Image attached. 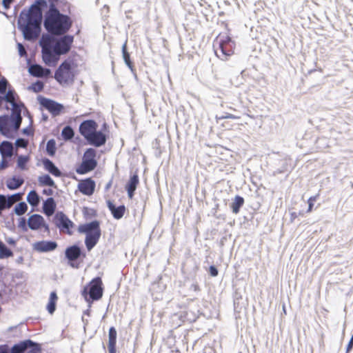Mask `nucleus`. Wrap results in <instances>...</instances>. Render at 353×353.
Segmentation results:
<instances>
[{"label":"nucleus","mask_w":353,"mask_h":353,"mask_svg":"<svg viewBox=\"0 0 353 353\" xmlns=\"http://www.w3.org/2000/svg\"><path fill=\"white\" fill-rule=\"evenodd\" d=\"M71 4L67 0H46V41L68 33L74 21L70 17ZM50 52L46 43V66H56L50 62Z\"/></svg>","instance_id":"f257e3e1"},{"label":"nucleus","mask_w":353,"mask_h":353,"mask_svg":"<svg viewBox=\"0 0 353 353\" xmlns=\"http://www.w3.org/2000/svg\"><path fill=\"white\" fill-rule=\"evenodd\" d=\"M44 0H38L28 10H23L17 19V28L25 40L34 41L41 32Z\"/></svg>","instance_id":"f03ea898"},{"label":"nucleus","mask_w":353,"mask_h":353,"mask_svg":"<svg viewBox=\"0 0 353 353\" xmlns=\"http://www.w3.org/2000/svg\"><path fill=\"white\" fill-rule=\"evenodd\" d=\"M78 232L85 234V245L88 251L92 250L98 243L101 235L100 222L94 220L91 222L81 224L79 225Z\"/></svg>","instance_id":"7ed1b4c3"},{"label":"nucleus","mask_w":353,"mask_h":353,"mask_svg":"<svg viewBox=\"0 0 353 353\" xmlns=\"http://www.w3.org/2000/svg\"><path fill=\"white\" fill-rule=\"evenodd\" d=\"M215 43L218 48H214V52L219 59L225 60L234 54L236 42L230 35L220 34ZM214 47L215 48V44Z\"/></svg>","instance_id":"20e7f679"},{"label":"nucleus","mask_w":353,"mask_h":353,"mask_svg":"<svg viewBox=\"0 0 353 353\" xmlns=\"http://www.w3.org/2000/svg\"><path fill=\"white\" fill-rule=\"evenodd\" d=\"M81 294L85 300L88 303L101 299L103 294V282L101 277L97 276L92 279L83 288Z\"/></svg>","instance_id":"39448f33"},{"label":"nucleus","mask_w":353,"mask_h":353,"mask_svg":"<svg viewBox=\"0 0 353 353\" xmlns=\"http://www.w3.org/2000/svg\"><path fill=\"white\" fill-rule=\"evenodd\" d=\"M95 149L89 148L85 150L81 164L77 168L76 172L79 174H85L94 170L97 166Z\"/></svg>","instance_id":"423d86ee"},{"label":"nucleus","mask_w":353,"mask_h":353,"mask_svg":"<svg viewBox=\"0 0 353 353\" xmlns=\"http://www.w3.org/2000/svg\"><path fill=\"white\" fill-rule=\"evenodd\" d=\"M21 123L8 114L0 116V133L9 139H14Z\"/></svg>","instance_id":"0eeeda50"},{"label":"nucleus","mask_w":353,"mask_h":353,"mask_svg":"<svg viewBox=\"0 0 353 353\" xmlns=\"http://www.w3.org/2000/svg\"><path fill=\"white\" fill-rule=\"evenodd\" d=\"M53 223L59 230L60 232L65 233L68 235L73 234L72 229L75 224L61 211L57 212L52 219Z\"/></svg>","instance_id":"6e6552de"},{"label":"nucleus","mask_w":353,"mask_h":353,"mask_svg":"<svg viewBox=\"0 0 353 353\" xmlns=\"http://www.w3.org/2000/svg\"><path fill=\"white\" fill-rule=\"evenodd\" d=\"M53 50L58 55L64 54L70 51L74 41V36L67 33L56 37L54 39Z\"/></svg>","instance_id":"1a4fd4ad"},{"label":"nucleus","mask_w":353,"mask_h":353,"mask_svg":"<svg viewBox=\"0 0 353 353\" xmlns=\"http://www.w3.org/2000/svg\"><path fill=\"white\" fill-rule=\"evenodd\" d=\"M74 68H57L54 73V79L61 85L72 84L74 81Z\"/></svg>","instance_id":"9d476101"},{"label":"nucleus","mask_w":353,"mask_h":353,"mask_svg":"<svg viewBox=\"0 0 353 353\" xmlns=\"http://www.w3.org/2000/svg\"><path fill=\"white\" fill-rule=\"evenodd\" d=\"M65 258L69 261L72 267L77 268L74 265L73 262L78 260L79 258L85 257V253L83 252L81 248L78 245H72L68 247L65 250Z\"/></svg>","instance_id":"9b49d317"},{"label":"nucleus","mask_w":353,"mask_h":353,"mask_svg":"<svg viewBox=\"0 0 353 353\" xmlns=\"http://www.w3.org/2000/svg\"><path fill=\"white\" fill-rule=\"evenodd\" d=\"M108 136L101 130H95L88 138L87 143L94 147L99 148L104 145L107 141Z\"/></svg>","instance_id":"f8f14e48"},{"label":"nucleus","mask_w":353,"mask_h":353,"mask_svg":"<svg viewBox=\"0 0 353 353\" xmlns=\"http://www.w3.org/2000/svg\"><path fill=\"white\" fill-rule=\"evenodd\" d=\"M98 128L97 123L93 119H87L83 121L79 127V131L81 136L85 139L92 132H94L95 130Z\"/></svg>","instance_id":"ddd939ff"},{"label":"nucleus","mask_w":353,"mask_h":353,"mask_svg":"<svg viewBox=\"0 0 353 353\" xmlns=\"http://www.w3.org/2000/svg\"><path fill=\"white\" fill-rule=\"evenodd\" d=\"M23 193L18 192L12 195L6 196L4 194H0V212L2 214V211L9 209L12 205L18 201V199L22 196Z\"/></svg>","instance_id":"4468645a"},{"label":"nucleus","mask_w":353,"mask_h":353,"mask_svg":"<svg viewBox=\"0 0 353 353\" xmlns=\"http://www.w3.org/2000/svg\"><path fill=\"white\" fill-rule=\"evenodd\" d=\"M79 190L84 195H92L95 189V182L91 178L81 181L78 184Z\"/></svg>","instance_id":"2eb2a0df"},{"label":"nucleus","mask_w":353,"mask_h":353,"mask_svg":"<svg viewBox=\"0 0 353 353\" xmlns=\"http://www.w3.org/2000/svg\"><path fill=\"white\" fill-rule=\"evenodd\" d=\"M63 110L64 106L63 104L46 98V110H48L53 117L60 115Z\"/></svg>","instance_id":"dca6fc26"},{"label":"nucleus","mask_w":353,"mask_h":353,"mask_svg":"<svg viewBox=\"0 0 353 353\" xmlns=\"http://www.w3.org/2000/svg\"><path fill=\"white\" fill-rule=\"evenodd\" d=\"M35 345H37L36 342H34L30 339H26L14 344L10 350L9 349V352L25 353L26 351H28L30 349V347Z\"/></svg>","instance_id":"f3484780"},{"label":"nucleus","mask_w":353,"mask_h":353,"mask_svg":"<svg viewBox=\"0 0 353 353\" xmlns=\"http://www.w3.org/2000/svg\"><path fill=\"white\" fill-rule=\"evenodd\" d=\"M139 183V176L137 173L135 172L130 177V179L127 182L125 187L129 199L133 198Z\"/></svg>","instance_id":"a211bd4d"},{"label":"nucleus","mask_w":353,"mask_h":353,"mask_svg":"<svg viewBox=\"0 0 353 353\" xmlns=\"http://www.w3.org/2000/svg\"><path fill=\"white\" fill-rule=\"evenodd\" d=\"M106 203L108 210L110 211L112 216L115 219L119 220L123 216L125 212V207L124 205H121L117 207L110 200H108Z\"/></svg>","instance_id":"6ab92c4d"},{"label":"nucleus","mask_w":353,"mask_h":353,"mask_svg":"<svg viewBox=\"0 0 353 353\" xmlns=\"http://www.w3.org/2000/svg\"><path fill=\"white\" fill-rule=\"evenodd\" d=\"M12 106V112L10 114V117L13 118L15 121H17L20 123H21L22 121V117H21V112L25 108V105L21 101H19V100L17 101L15 103H11Z\"/></svg>","instance_id":"aec40b11"},{"label":"nucleus","mask_w":353,"mask_h":353,"mask_svg":"<svg viewBox=\"0 0 353 353\" xmlns=\"http://www.w3.org/2000/svg\"><path fill=\"white\" fill-rule=\"evenodd\" d=\"M28 225L32 230H37L44 225V219L41 215L34 214L28 218Z\"/></svg>","instance_id":"412c9836"},{"label":"nucleus","mask_w":353,"mask_h":353,"mask_svg":"<svg viewBox=\"0 0 353 353\" xmlns=\"http://www.w3.org/2000/svg\"><path fill=\"white\" fill-rule=\"evenodd\" d=\"M13 145L8 141L0 143V154L3 159H10L12 156Z\"/></svg>","instance_id":"4be33fe9"},{"label":"nucleus","mask_w":353,"mask_h":353,"mask_svg":"<svg viewBox=\"0 0 353 353\" xmlns=\"http://www.w3.org/2000/svg\"><path fill=\"white\" fill-rule=\"evenodd\" d=\"M57 301L58 296L56 291L52 292L50 294L48 303L46 305V310L51 315L56 311Z\"/></svg>","instance_id":"5701e85b"},{"label":"nucleus","mask_w":353,"mask_h":353,"mask_svg":"<svg viewBox=\"0 0 353 353\" xmlns=\"http://www.w3.org/2000/svg\"><path fill=\"white\" fill-rule=\"evenodd\" d=\"M46 170L54 177H61L62 172L59 168L49 159L46 158Z\"/></svg>","instance_id":"b1692460"},{"label":"nucleus","mask_w":353,"mask_h":353,"mask_svg":"<svg viewBox=\"0 0 353 353\" xmlns=\"http://www.w3.org/2000/svg\"><path fill=\"white\" fill-rule=\"evenodd\" d=\"M24 183V179L21 177L13 176L7 181V188L10 190H14L19 188Z\"/></svg>","instance_id":"393cba45"},{"label":"nucleus","mask_w":353,"mask_h":353,"mask_svg":"<svg viewBox=\"0 0 353 353\" xmlns=\"http://www.w3.org/2000/svg\"><path fill=\"white\" fill-rule=\"evenodd\" d=\"M244 203L245 200L243 197L240 195H236L230 204L232 212L235 214H238L241 207L244 205Z\"/></svg>","instance_id":"a878e982"},{"label":"nucleus","mask_w":353,"mask_h":353,"mask_svg":"<svg viewBox=\"0 0 353 353\" xmlns=\"http://www.w3.org/2000/svg\"><path fill=\"white\" fill-rule=\"evenodd\" d=\"M28 203L32 207H37L40 203L41 197L37 194L36 190H30L26 197Z\"/></svg>","instance_id":"bb28decb"},{"label":"nucleus","mask_w":353,"mask_h":353,"mask_svg":"<svg viewBox=\"0 0 353 353\" xmlns=\"http://www.w3.org/2000/svg\"><path fill=\"white\" fill-rule=\"evenodd\" d=\"M57 209V203L52 197L46 199V216L49 217L52 216Z\"/></svg>","instance_id":"cd10ccee"},{"label":"nucleus","mask_w":353,"mask_h":353,"mask_svg":"<svg viewBox=\"0 0 353 353\" xmlns=\"http://www.w3.org/2000/svg\"><path fill=\"white\" fill-rule=\"evenodd\" d=\"M122 57L126 66H134V62L131 59L130 53L128 51L127 41L121 47Z\"/></svg>","instance_id":"c85d7f7f"},{"label":"nucleus","mask_w":353,"mask_h":353,"mask_svg":"<svg viewBox=\"0 0 353 353\" xmlns=\"http://www.w3.org/2000/svg\"><path fill=\"white\" fill-rule=\"evenodd\" d=\"M74 134L73 128L70 125H67L62 129L61 134L63 140L69 141L73 139Z\"/></svg>","instance_id":"c756f323"},{"label":"nucleus","mask_w":353,"mask_h":353,"mask_svg":"<svg viewBox=\"0 0 353 353\" xmlns=\"http://www.w3.org/2000/svg\"><path fill=\"white\" fill-rule=\"evenodd\" d=\"M3 98L6 102L11 104V103H15L19 100V97L14 90L9 88L8 91L3 94Z\"/></svg>","instance_id":"7c9ffc66"},{"label":"nucleus","mask_w":353,"mask_h":353,"mask_svg":"<svg viewBox=\"0 0 353 353\" xmlns=\"http://www.w3.org/2000/svg\"><path fill=\"white\" fill-rule=\"evenodd\" d=\"M12 251L8 248L6 244L0 240V259H8L12 256Z\"/></svg>","instance_id":"2f4dec72"},{"label":"nucleus","mask_w":353,"mask_h":353,"mask_svg":"<svg viewBox=\"0 0 353 353\" xmlns=\"http://www.w3.org/2000/svg\"><path fill=\"white\" fill-rule=\"evenodd\" d=\"M57 152L56 141L54 139L48 141L46 144V153L50 157H54Z\"/></svg>","instance_id":"473e14b6"},{"label":"nucleus","mask_w":353,"mask_h":353,"mask_svg":"<svg viewBox=\"0 0 353 353\" xmlns=\"http://www.w3.org/2000/svg\"><path fill=\"white\" fill-rule=\"evenodd\" d=\"M28 210V205L24 201H21L14 208V212L17 216H21L26 213Z\"/></svg>","instance_id":"72a5a7b5"},{"label":"nucleus","mask_w":353,"mask_h":353,"mask_svg":"<svg viewBox=\"0 0 353 353\" xmlns=\"http://www.w3.org/2000/svg\"><path fill=\"white\" fill-rule=\"evenodd\" d=\"M30 75L35 77H44V68H27Z\"/></svg>","instance_id":"f704fd0d"},{"label":"nucleus","mask_w":353,"mask_h":353,"mask_svg":"<svg viewBox=\"0 0 353 353\" xmlns=\"http://www.w3.org/2000/svg\"><path fill=\"white\" fill-rule=\"evenodd\" d=\"M29 161V157L25 155H19L17 157V167L22 170H26V164Z\"/></svg>","instance_id":"c9c22d12"},{"label":"nucleus","mask_w":353,"mask_h":353,"mask_svg":"<svg viewBox=\"0 0 353 353\" xmlns=\"http://www.w3.org/2000/svg\"><path fill=\"white\" fill-rule=\"evenodd\" d=\"M44 88V82L41 80H37L36 82L32 83L28 87V90H32L34 92H39Z\"/></svg>","instance_id":"e433bc0d"},{"label":"nucleus","mask_w":353,"mask_h":353,"mask_svg":"<svg viewBox=\"0 0 353 353\" xmlns=\"http://www.w3.org/2000/svg\"><path fill=\"white\" fill-rule=\"evenodd\" d=\"M117 332L114 327H110L108 332V343L117 344Z\"/></svg>","instance_id":"4c0bfd02"},{"label":"nucleus","mask_w":353,"mask_h":353,"mask_svg":"<svg viewBox=\"0 0 353 353\" xmlns=\"http://www.w3.org/2000/svg\"><path fill=\"white\" fill-rule=\"evenodd\" d=\"M10 88L8 80L5 77L0 79V94H4Z\"/></svg>","instance_id":"58836bf2"},{"label":"nucleus","mask_w":353,"mask_h":353,"mask_svg":"<svg viewBox=\"0 0 353 353\" xmlns=\"http://www.w3.org/2000/svg\"><path fill=\"white\" fill-rule=\"evenodd\" d=\"M57 248V242L54 241H46V252L54 250Z\"/></svg>","instance_id":"ea45409f"},{"label":"nucleus","mask_w":353,"mask_h":353,"mask_svg":"<svg viewBox=\"0 0 353 353\" xmlns=\"http://www.w3.org/2000/svg\"><path fill=\"white\" fill-rule=\"evenodd\" d=\"M59 66H78V63H76L75 59H71L68 57L67 59L63 61Z\"/></svg>","instance_id":"a19ab883"},{"label":"nucleus","mask_w":353,"mask_h":353,"mask_svg":"<svg viewBox=\"0 0 353 353\" xmlns=\"http://www.w3.org/2000/svg\"><path fill=\"white\" fill-rule=\"evenodd\" d=\"M15 147L18 148H25L28 145V141L23 138H18L14 143Z\"/></svg>","instance_id":"79ce46f5"},{"label":"nucleus","mask_w":353,"mask_h":353,"mask_svg":"<svg viewBox=\"0 0 353 353\" xmlns=\"http://www.w3.org/2000/svg\"><path fill=\"white\" fill-rule=\"evenodd\" d=\"M37 100L39 101V105H40V109H41V120H44V112H43V108H44V96L39 95L37 97Z\"/></svg>","instance_id":"37998d69"},{"label":"nucleus","mask_w":353,"mask_h":353,"mask_svg":"<svg viewBox=\"0 0 353 353\" xmlns=\"http://www.w3.org/2000/svg\"><path fill=\"white\" fill-rule=\"evenodd\" d=\"M18 226L23 231H26L28 230V221H26L25 217H21L19 219Z\"/></svg>","instance_id":"c03bdc74"},{"label":"nucleus","mask_w":353,"mask_h":353,"mask_svg":"<svg viewBox=\"0 0 353 353\" xmlns=\"http://www.w3.org/2000/svg\"><path fill=\"white\" fill-rule=\"evenodd\" d=\"M33 247L34 250L39 252H44V240L36 242Z\"/></svg>","instance_id":"a18cd8bd"},{"label":"nucleus","mask_w":353,"mask_h":353,"mask_svg":"<svg viewBox=\"0 0 353 353\" xmlns=\"http://www.w3.org/2000/svg\"><path fill=\"white\" fill-rule=\"evenodd\" d=\"M46 186L57 188L54 180L47 174H46Z\"/></svg>","instance_id":"49530a36"},{"label":"nucleus","mask_w":353,"mask_h":353,"mask_svg":"<svg viewBox=\"0 0 353 353\" xmlns=\"http://www.w3.org/2000/svg\"><path fill=\"white\" fill-rule=\"evenodd\" d=\"M46 186L57 188L54 180L47 174H46Z\"/></svg>","instance_id":"de8ad7c7"},{"label":"nucleus","mask_w":353,"mask_h":353,"mask_svg":"<svg viewBox=\"0 0 353 353\" xmlns=\"http://www.w3.org/2000/svg\"><path fill=\"white\" fill-rule=\"evenodd\" d=\"M316 197H317V196H311L309 198V199L307 201V203H308L307 212H311L312 210V208L314 206V203L316 201Z\"/></svg>","instance_id":"09e8293b"},{"label":"nucleus","mask_w":353,"mask_h":353,"mask_svg":"<svg viewBox=\"0 0 353 353\" xmlns=\"http://www.w3.org/2000/svg\"><path fill=\"white\" fill-rule=\"evenodd\" d=\"M39 46L41 47V58L43 60H44V34H43L40 37Z\"/></svg>","instance_id":"8fccbe9b"},{"label":"nucleus","mask_w":353,"mask_h":353,"mask_svg":"<svg viewBox=\"0 0 353 353\" xmlns=\"http://www.w3.org/2000/svg\"><path fill=\"white\" fill-rule=\"evenodd\" d=\"M209 274L212 276H216L219 274V271H218V269L216 268V267L215 265H210V268H209Z\"/></svg>","instance_id":"3c124183"},{"label":"nucleus","mask_w":353,"mask_h":353,"mask_svg":"<svg viewBox=\"0 0 353 353\" xmlns=\"http://www.w3.org/2000/svg\"><path fill=\"white\" fill-rule=\"evenodd\" d=\"M17 48H18L19 54L21 57H23L26 54V49L21 43H18Z\"/></svg>","instance_id":"603ef678"},{"label":"nucleus","mask_w":353,"mask_h":353,"mask_svg":"<svg viewBox=\"0 0 353 353\" xmlns=\"http://www.w3.org/2000/svg\"><path fill=\"white\" fill-rule=\"evenodd\" d=\"M39 350L40 347L39 346V344L37 343V345L30 347V349L28 350L26 353H39Z\"/></svg>","instance_id":"864d4df0"},{"label":"nucleus","mask_w":353,"mask_h":353,"mask_svg":"<svg viewBox=\"0 0 353 353\" xmlns=\"http://www.w3.org/2000/svg\"><path fill=\"white\" fill-rule=\"evenodd\" d=\"M14 0H3L2 1V5L3 8L7 10L10 7L11 3L13 2Z\"/></svg>","instance_id":"5fc2aeb1"},{"label":"nucleus","mask_w":353,"mask_h":353,"mask_svg":"<svg viewBox=\"0 0 353 353\" xmlns=\"http://www.w3.org/2000/svg\"><path fill=\"white\" fill-rule=\"evenodd\" d=\"M9 166V161H4V159L2 158L1 161L0 162V170L6 169Z\"/></svg>","instance_id":"6e6d98bb"},{"label":"nucleus","mask_w":353,"mask_h":353,"mask_svg":"<svg viewBox=\"0 0 353 353\" xmlns=\"http://www.w3.org/2000/svg\"><path fill=\"white\" fill-rule=\"evenodd\" d=\"M0 353H10L8 345H0Z\"/></svg>","instance_id":"4d7b16f0"},{"label":"nucleus","mask_w":353,"mask_h":353,"mask_svg":"<svg viewBox=\"0 0 353 353\" xmlns=\"http://www.w3.org/2000/svg\"><path fill=\"white\" fill-rule=\"evenodd\" d=\"M109 353H116V344L108 343Z\"/></svg>","instance_id":"13d9d810"},{"label":"nucleus","mask_w":353,"mask_h":353,"mask_svg":"<svg viewBox=\"0 0 353 353\" xmlns=\"http://www.w3.org/2000/svg\"><path fill=\"white\" fill-rule=\"evenodd\" d=\"M22 132L23 134L27 135V136H30V135L32 134V130L30 128H29L28 127L23 128L22 130Z\"/></svg>","instance_id":"bf43d9fd"},{"label":"nucleus","mask_w":353,"mask_h":353,"mask_svg":"<svg viewBox=\"0 0 353 353\" xmlns=\"http://www.w3.org/2000/svg\"><path fill=\"white\" fill-rule=\"evenodd\" d=\"M287 171V165L286 164H284L283 165L282 168H279L277 169L275 172H274V174H280V173H283L284 172Z\"/></svg>","instance_id":"052dcab7"},{"label":"nucleus","mask_w":353,"mask_h":353,"mask_svg":"<svg viewBox=\"0 0 353 353\" xmlns=\"http://www.w3.org/2000/svg\"><path fill=\"white\" fill-rule=\"evenodd\" d=\"M190 290H193L194 292H198L199 290V287L196 283H193L191 284L190 287Z\"/></svg>","instance_id":"680f3d73"},{"label":"nucleus","mask_w":353,"mask_h":353,"mask_svg":"<svg viewBox=\"0 0 353 353\" xmlns=\"http://www.w3.org/2000/svg\"><path fill=\"white\" fill-rule=\"evenodd\" d=\"M239 117L234 115V114H229V113H227L225 116H223L221 117V119H238Z\"/></svg>","instance_id":"e2e57ef3"},{"label":"nucleus","mask_w":353,"mask_h":353,"mask_svg":"<svg viewBox=\"0 0 353 353\" xmlns=\"http://www.w3.org/2000/svg\"><path fill=\"white\" fill-rule=\"evenodd\" d=\"M23 115L28 117L30 119V122H32L31 114H30V112L28 110V109L26 107L23 109Z\"/></svg>","instance_id":"0e129e2a"},{"label":"nucleus","mask_w":353,"mask_h":353,"mask_svg":"<svg viewBox=\"0 0 353 353\" xmlns=\"http://www.w3.org/2000/svg\"><path fill=\"white\" fill-rule=\"evenodd\" d=\"M39 184L41 186H44V174L39 176Z\"/></svg>","instance_id":"69168bd1"},{"label":"nucleus","mask_w":353,"mask_h":353,"mask_svg":"<svg viewBox=\"0 0 353 353\" xmlns=\"http://www.w3.org/2000/svg\"><path fill=\"white\" fill-rule=\"evenodd\" d=\"M313 73L321 74V68H319V70L314 69V70H310L307 71V74H311Z\"/></svg>","instance_id":"338daca9"},{"label":"nucleus","mask_w":353,"mask_h":353,"mask_svg":"<svg viewBox=\"0 0 353 353\" xmlns=\"http://www.w3.org/2000/svg\"><path fill=\"white\" fill-rule=\"evenodd\" d=\"M7 243L10 245H14L16 244V241L12 238H8L6 240Z\"/></svg>","instance_id":"774afa93"}]
</instances>
